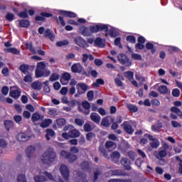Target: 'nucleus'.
Masks as SVG:
<instances>
[{"label":"nucleus","mask_w":182,"mask_h":182,"mask_svg":"<svg viewBox=\"0 0 182 182\" xmlns=\"http://www.w3.org/2000/svg\"><path fill=\"white\" fill-rule=\"evenodd\" d=\"M41 16H36V21H45V18H50L53 16L52 14L47 12L41 13Z\"/></svg>","instance_id":"16"},{"label":"nucleus","mask_w":182,"mask_h":182,"mask_svg":"<svg viewBox=\"0 0 182 182\" xmlns=\"http://www.w3.org/2000/svg\"><path fill=\"white\" fill-rule=\"evenodd\" d=\"M70 153L72 154H77V153H79V149L77 146H72L70 149Z\"/></svg>","instance_id":"58"},{"label":"nucleus","mask_w":182,"mask_h":182,"mask_svg":"<svg viewBox=\"0 0 182 182\" xmlns=\"http://www.w3.org/2000/svg\"><path fill=\"white\" fill-rule=\"evenodd\" d=\"M128 156L129 157V159L131 160H132L133 161H134L135 159H136V153L133 152V151H129L128 152Z\"/></svg>","instance_id":"57"},{"label":"nucleus","mask_w":182,"mask_h":182,"mask_svg":"<svg viewBox=\"0 0 182 182\" xmlns=\"http://www.w3.org/2000/svg\"><path fill=\"white\" fill-rule=\"evenodd\" d=\"M53 87H54L55 90H59L61 87L60 83H59V82H54Z\"/></svg>","instance_id":"64"},{"label":"nucleus","mask_w":182,"mask_h":182,"mask_svg":"<svg viewBox=\"0 0 182 182\" xmlns=\"http://www.w3.org/2000/svg\"><path fill=\"white\" fill-rule=\"evenodd\" d=\"M77 90H82L83 92H87V90H89L90 87H89V85L85 83H78L77 85Z\"/></svg>","instance_id":"21"},{"label":"nucleus","mask_w":182,"mask_h":182,"mask_svg":"<svg viewBox=\"0 0 182 182\" xmlns=\"http://www.w3.org/2000/svg\"><path fill=\"white\" fill-rule=\"evenodd\" d=\"M171 126H173L175 128L181 127V124H180L179 122H178L176 121H171Z\"/></svg>","instance_id":"63"},{"label":"nucleus","mask_w":182,"mask_h":182,"mask_svg":"<svg viewBox=\"0 0 182 182\" xmlns=\"http://www.w3.org/2000/svg\"><path fill=\"white\" fill-rule=\"evenodd\" d=\"M121 127H123L124 132L128 134H133L134 133V129L132 127V125L129 124L128 122H124L121 124Z\"/></svg>","instance_id":"8"},{"label":"nucleus","mask_w":182,"mask_h":182,"mask_svg":"<svg viewBox=\"0 0 182 182\" xmlns=\"http://www.w3.org/2000/svg\"><path fill=\"white\" fill-rule=\"evenodd\" d=\"M87 59H90V60H93L95 57H93L92 55L82 54V60L83 63H86L87 62Z\"/></svg>","instance_id":"30"},{"label":"nucleus","mask_w":182,"mask_h":182,"mask_svg":"<svg viewBox=\"0 0 182 182\" xmlns=\"http://www.w3.org/2000/svg\"><path fill=\"white\" fill-rule=\"evenodd\" d=\"M84 130L87 132H92V126L90 125V124H85L84 125Z\"/></svg>","instance_id":"62"},{"label":"nucleus","mask_w":182,"mask_h":182,"mask_svg":"<svg viewBox=\"0 0 182 182\" xmlns=\"http://www.w3.org/2000/svg\"><path fill=\"white\" fill-rule=\"evenodd\" d=\"M46 132V139L49 141V140H50V137H54L55 134V131L51 129H47Z\"/></svg>","instance_id":"23"},{"label":"nucleus","mask_w":182,"mask_h":182,"mask_svg":"<svg viewBox=\"0 0 182 182\" xmlns=\"http://www.w3.org/2000/svg\"><path fill=\"white\" fill-rule=\"evenodd\" d=\"M50 124H52V119H47L43 121L41 124L40 126L43 129H45L46 127H49Z\"/></svg>","instance_id":"24"},{"label":"nucleus","mask_w":182,"mask_h":182,"mask_svg":"<svg viewBox=\"0 0 182 182\" xmlns=\"http://www.w3.org/2000/svg\"><path fill=\"white\" fill-rule=\"evenodd\" d=\"M36 77H43V70H40L39 68L36 69Z\"/></svg>","instance_id":"43"},{"label":"nucleus","mask_w":182,"mask_h":182,"mask_svg":"<svg viewBox=\"0 0 182 182\" xmlns=\"http://www.w3.org/2000/svg\"><path fill=\"white\" fill-rule=\"evenodd\" d=\"M82 69H83V67H82L80 63L73 64L71 67V70L73 73H80Z\"/></svg>","instance_id":"15"},{"label":"nucleus","mask_w":182,"mask_h":182,"mask_svg":"<svg viewBox=\"0 0 182 182\" xmlns=\"http://www.w3.org/2000/svg\"><path fill=\"white\" fill-rule=\"evenodd\" d=\"M168 52L170 53H174L175 52H180V48L174 46H171L168 48Z\"/></svg>","instance_id":"56"},{"label":"nucleus","mask_w":182,"mask_h":182,"mask_svg":"<svg viewBox=\"0 0 182 182\" xmlns=\"http://www.w3.org/2000/svg\"><path fill=\"white\" fill-rule=\"evenodd\" d=\"M60 154L64 159L68 160L69 163H75V161L77 160V156L76 155L65 150H62Z\"/></svg>","instance_id":"2"},{"label":"nucleus","mask_w":182,"mask_h":182,"mask_svg":"<svg viewBox=\"0 0 182 182\" xmlns=\"http://www.w3.org/2000/svg\"><path fill=\"white\" fill-rule=\"evenodd\" d=\"M119 149L122 151H127V150H129V149H130V144H129V142H127V141H123L119 145Z\"/></svg>","instance_id":"25"},{"label":"nucleus","mask_w":182,"mask_h":182,"mask_svg":"<svg viewBox=\"0 0 182 182\" xmlns=\"http://www.w3.org/2000/svg\"><path fill=\"white\" fill-rule=\"evenodd\" d=\"M111 159L112 160L113 163L117 164L120 160V152L115 151L111 154Z\"/></svg>","instance_id":"13"},{"label":"nucleus","mask_w":182,"mask_h":182,"mask_svg":"<svg viewBox=\"0 0 182 182\" xmlns=\"http://www.w3.org/2000/svg\"><path fill=\"white\" fill-rule=\"evenodd\" d=\"M101 126H103L104 127H110V123L109 122V117H105L102 119Z\"/></svg>","instance_id":"35"},{"label":"nucleus","mask_w":182,"mask_h":182,"mask_svg":"<svg viewBox=\"0 0 182 182\" xmlns=\"http://www.w3.org/2000/svg\"><path fill=\"white\" fill-rule=\"evenodd\" d=\"M69 136L70 139H77L80 136V132L76 129H73L69 131Z\"/></svg>","instance_id":"17"},{"label":"nucleus","mask_w":182,"mask_h":182,"mask_svg":"<svg viewBox=\"0 0 182 182\" xmlns=\"http://www.w3.org/2000/svg\"><path fill=\"white\" fill-rule=\"evenodd\" d=\"M127 41L131 43H136V38L133 36H129L127 37Z\"/></svg>","instance_id":"59"},{"label":"nucleus","mask_w":182,"mask_h":182,"mask_svg":"<svg viewBox=\"0 0 182 182\" xmlns=\"http://www.w3.org/2000/svg\"><path fill=\"white\" fill-rule=\"evenodd\" d=\"M17 182H28L26 181V177L24 174H20L17 177Z\"/></svg>","instance_id":"49"},{"label":"nucleus","mask_w":182,"mask_h":182,"mask_svg":"<svg viewBox=\"0 0 182 182\" xmlns=\"http://www.w3.org/2000/svg\"><path fill=\"white\" fill-rule=\"evenodd\" d=\"M4 50L6 52H9V53H13V55H19V53H21V52L16 48H9L4 49Z\"/></svg>","instance_id":"33"},{"label":"nucleus","mask_w":182,"mask_h":182,"mask_svg":"<svg viewBox=\"0 0 182 182\" xmlns=\"http://www.w3.org/2000/svg\"><path fill=\"white\" fill-rule=\"evenodd\" d=\"M58 159V154L52 147L48 148L41 156V161L43 164H50Z\"/></svg>","instance_id":"1"},{"label":"nucleus","mask_w":182,"mask_h":182,"mask_svg":"<svg viewBox=\"0 0 182 182\" xmlns=\"http://www.w3.org/2000/svg\"><path fill=\"white\" fill-rule=\"evenodd\" d=\"M4 126L6 130L9 131L14 127V122L11 120H6L4 121Z\"/></svg>","instance_id":"31"},{"label":"nucleus","mask_w":182,"mask_h":182,"mask_svg":"<svg viewBox=\"0 0 182 182\" xmlns=\"http://www.w3.org/2000/svg\"><path fill=\"white\" fill-rule=\"evenodd\" d=\"M121 164L122 166H124L125 170H127V171H130V170H132V166H130V164H132V161H130V159L127 158L122 159Z\"/></svg>","instance_id":"9"},{"label":"nucleus","mask_w":182,"mask_h":182,"mask_svg":"<svg viewBox=\"0 0 182 182\" xmlns=\"http://www.w3.org/2000/svg\"><path fill=\"white\" fill-rule=\"evenodd\" d=\"M41 120L43 119V117H41V114H39L38 112H35L32 114L31 117V121L35 123V122H38V120Z\"/></svg>","instance_id":"29"},{"label":"nucleus","mask_w":182,"mask_h":182,"mask_svg":"<svg viewBox=\"0 0 182 182\" xmlns=\"http://www.w3.org/2000/svg\"><path fill=\"white\" fill-rule=\"evenodd\" d=\"M6 18L9 22H12V21H14V19H15V15H14V14H11V13H8L6 16Z\"/></svg>","instance_id":"50"},{"label":"nucleus","mask_w":182,"mask_h":182,"mask_svg":"<svg viewBox=\"0 0 182 182\" xmlns=\"http://www.w3.org/2000/svg\"><path fill=\"white\" fill-rule=\"evenodd\" d=\"M75 123L77 126H80V127H82V126H83V124H85V120L77 118L75 119Z\"/></svg>","instance_id":"51"},{"label":"nucleus","mask_w":182,"mask_h":182,"mask_svg":"<svg viewBox=\"0 0 182 182\" xmlns=\"http://www.w3.org/2000/svg\"><path fill=\"white\" fill-rule=\"evenodd\" d=\"M31 86L34 90H41V89H42V82L39 81H35L31 84Z\"/></svg>","instance_id":"22"},{"label":"nucleus","mask_w":182,"mask_h":182,"mask_svg":"<svg viewBox=\"0 0 182 182\" xmlns=\"http://www.w3.org/2000/svg\"><path fill=\"white\" fill-rule=\"evenodd\" d=\"M92 137H96V134L93 132H89L86 134V139L90 141Z\"/></svg>","instance_id":"54"},{"label":"nucleus","mask_w":182,"mask_h":182,"mask_svg":"<svg viewBox=\"0 0 182 182\" xmlns=\"http://www.w3.org/2000/svg\"><path fill=\"white\" fill-rule=\"evenodd\" d=\"M90 31L92 33H97L100 31H104L105 32H107L109 31V27L106 25H96L90 26Z\"/></svg>","instance_id":"4"},{"label":"nucleus","mask_w":182,"mask_h":182,"mask_svg":"<svg viewBox=\"0 0 182 182\" xmlns=\"http://www.w3.org/2000/svg\"><path fill=\"white\" fill-rule=\"evenodd\" d=\"M29 70V65H21L20 66V70L23 73H26V72H28V70Z\"/></svg>","instance_id":"47"},{"label":"nucleus","mask_w":182,"mask_h":182,"mask_svg":"<svg viewBox=\"0 0 182 182\" xmlns=\"http://www.w3.org/2000/svg\"><path fill=\"white\" fill-rule=\"evenodd\" d=\"M171 112H172V113H176V114H177V116H178L179 117H181V116L182 115L181 109H180V108L177 107H172L171 108Z\"/></svg>","instance_id":"32"},{"label":"nucleus","mask_w":182,"mask_h":182,"mask_svg":"<svg viewBox=\"0 0 182 182\" xmlns=\"http://www.w3.org/2000/svg\"><path fill=\"white\" fill-rule=\"evenodd\" d=\"M80 32L83 36H90L91 33L89 29L86 26H81L80 28Z\"/></svg>","instance_id":"20"},{"label":"nucleus","mask_w":182,"mask_h":182,"mask_svg":"<svg viewBox=\"0 0 182 182\" xmlns=\"http://www.w3.org/2000/svg\"><path fill=\"white\" fill-rule=\"evenodd\" d=\"M127 109L129 110V112H132V113H136V112L139 111V108L136 105H133L132 104H129L127 105Z\"/></svg>","instance_id":"34"},{"label":"nucleus","mask_w":182,"mask_h":182,"mask_svg":"<svg viewBox=\"0 0 182 182\" xmlns=\"http://www.w3.org/2000/svg\"><path fill=\"white\" fill-rule=\"evenodd\" d=\"M46 180V177L42 175H37L34 177V181L36 182H45Z\"/></svg>","instance_id":"36"},{"label":"nucleus","mask_w":182,"mask_h":182,"mask_svg":"<svg viewBox=\"0 0 182 182\" xmlns=\"http://www.w3.org/2000/svg\"><path fill=\"white\" fill-rule=\"evenodd\" d=\"M73 42L75 45L80 46V48H89V44L87 43V41L80 36L75 37Z\"/></svg>","instance_id":"3"},{"label":"nucleus","mask_w":182,"mask_h":182,"mask_svg":"<svg viewBox=\"0 0 182 182\" xmlns=\"http://www.w3.org/2000/svg\"><path fill=\"white\" fill-rule=\"evenodd\" d=\"M9 96L13 97V99H18L19 96H21L20 92H10Z\"/></svg>","instance_id":"42"},{"label":"nucleus","mask_w":182,"mask_h":182,"mask_svg":"<svg viewBox=\"0 0 182 182\" xmlns=\"http://www.w3.org/2000/svg\"><path fill=\"white\" fill-rule=\"evenodd\" d=\"M81 167L82 168V170L84 171H87L89 170V162L87 161H83L82 164H81Z\"/></svg>","instance_id":"53"},{"label":"nucleus","mask_w":182,"mask_h":182,"mask_svg":"<svg viewBox=\"0 0 182 182\" xmlns=\"http://www.w3.org/2000/svg\"><path fill=\"white\" fill-rule=\"evenodd\" d=\"M68 45H69V41L68 40H63L56 43V46H58V48L66 46Z\"/></svg>","instance_id":"41"},{"label":"nucleus","mask_w":182,"mask_h":182,"mask_svg":"<svg viewBox=\"0 0 182 182\" xmlns=\"http://www.w3.org/2000/svg\"><path fill=\"white\" fill-rule=\"evenodd\" d=\"M90 119L92 122H94V123H97V124H99L100 123L101 118L99 115H96L92 113L90 114Z\"/></svg>","instance_id":"27"},{"label":"nucleus","mask_w":182,"mask_h":182,"mask_svg":"<svg viewBox=\"0 0 182 182\" xmlns=\"http://www.w3.org/2000/svg\"><path fill=\"white\" fill-rule=\"evenodd\" d=\"M59 74L55 73H53L50 77H49V80L50 82H55L56 80H59Z\"/></svg>","instance_id":"40"},{"label":"nucleus","mask_w":182,"mask_h":182,"mask_svg":"<svg viewBox=\"0 0 182 182\" xmlns=\"http://www.w3.org/2000/svg\"><path fill=\"white\" fill-rule=\"evenodd\" d=\"M82 106L85 110H87L83 111V113L87 115L89 114L90 113V103H89L87 101H84L82 103Z\"/></svg>","instance_id":"19"},{"label":"nucleus","mask_w":182,"mask_h":182,"mask_svg":"<svg viewBox=\"0 0 182 182\" xmlns=\"http://www.w3.org/2000/svg\"><path fill=\"white\" fill-rule=\"evenodd\" d=\"M61 15L66 16V18H76V14L71 11H61Z\"/></svg>","instance_id":"28"},{"label":"nucleus","mask_w":182,"mask_h":182,"mask_svg":"<svg viewBox=\"0 0 182 182\" xmlns=\"http://www.w3.org/2000/svg\"><path fill=\"white\" fill-rule=\"evenodd\" d=\"M44 36L45 38H48V39H50L52 41H55V33H53V31L49 28L45 30Z\"/></svg>","instance_id":"14"},{"label":"nucleus","mask_w":182,"mask_h":182,"mask_svg":"<svg viewBox=\"0 0 182 182\" xmlns=\"http://www.w3.org/2000/svg\"><path fill=\"white\" fill-rule=\"evenodd\" d=\"M135 78L136 79V80H138V82H139L140 85H143V83H144V82H146V79H144V77H143L139 75H135Z\"/></svg>","instance_id":"46"},{"label":"nucleus","mask_w":182,"mask_h":182,"mask_svg":"<svg viewBox=\"0 0 182 182\" xmlns=\"http://www.w3.org/2000/svg\"><path fill=\"white\" fill-rule=\"evenodd\" d=\"M35 151H36V149L33 146H30L26 149V156L28 159L32 157V155L35 154Z\"/></svg>","instance_id":"18"},{"label":"nucleus","mask_w":182,"mask_h":182,"mask_svg":"<svg viewBox=\"0 0 182 182\" xmlns=\"http://www.w3.org/2000/svg\"><path fill=\"white\" fill-rule=\"evenodd\" d=\"M70 79H72V75H70L69 73H64L60 81V83H62V85H68Z\"/></svg>","instance_id":"10"},{"label":"nucleus","mask_w":182,"mask_h":182,"mask_svg":"<svg viewBox=\"0 0 182 182\" xmlns=\"http://www.w3.org/2000/svg\"><path fill=\"white\" fill-rule=\"evenodd\" d=\"M114 145H116V143L111 141H107L105 143L106 149H112Z\"/></svg>","instance_id":"52"},{"label":"nucleus","mask_w":182,"mask_h":182,"mask_svg":"<svg viewBox=\"0 0 182 182\" xmlns=\"http://www.w3.org/2000/svg\"><path fill=\"white\" fill-rule=\"evenodd\" d=\"M118 60L122 65H127V66H132V63L129 61V58L124 54H120L117 56Z\"/></svg>","instance_id":"7"},{"label":"nucleus","mask_w":182,"mask_h":182,"mask_svg":"<svg viewBox=\"0 0 182 182\" xmlns=\"http://www.w3.org/2000/svg\"><path fill=\"white\" fill-rule=\"evenodd\" d=\"M46 68V64L45 63V62H40L37 64L36 69H40L43 70V69H45Z\"/></svg>","instance_id":"55"},{"label":"nucleus","mask_w":182,"mask_h":182,"mask_svg":"<svg viewBox=\"0 0 182 182\" xmlns=\"http://www.w3.org/2000/svg\"><path fill=\"white\" fill-rule=\"evenodd\" d=\"M124 75L125 77H127V79H129L133 86H135V87H139V84L137 83V81L134 80V78H133V77L134 76V73L132 71H127L125 72Z\"/></svg>","instance_id":"6"},{"label":"nucleus","mask_w":182,"mask_h":182,"mask_svg":"<svg viewBox=\"0 0 182 182\" xmlns=\"http://www.w3.org/2000/svg\"><path fill=\"white\" fill-rule=\"evenodd\" d=\"M16 139L18 141H27L28 136L25 133H20L17 135Z\"/></svg>","instance_id":"26"},{"label":"nucleus","mask_w":182,"mask_h":182,"mask_svg":"<svg viewBox=\"0 0 182 182\" xmlns=\"http://www.w3.org/2000/svg\"><path fill=\"white\" fill-rule=\"evenodd\" d=\"M100 85H105V80H103V79H97L96 82L93 83L95 87H99Z\"/></svg>","instance_id":"45"},{"label":"nucleus","mask_w":182,"mask_h":182,"mask_svg":"<svg viewBox=\"0 0 182 182\" xmlns=\"http://www.w3.org/2000/svg\"><path fill=\"white\" fill-rule=\"evenodd\" d=\"M99 151H100V154H102V156H104L105 159H107V157L109 156V155L107 154V151H106V149H105L103 145H100V146L99 147Z\"/></svg>","instance_id":"39"},{"label":"nucleus","mask_w":182,"mask_h":182,"mask_svg":"<svg viewBox=\"0 0 182 182\" xmlns=\"http://www.w3.org/2000/svg\"><path fill=\"white\" fill-rule=\"evenodd\" d=\"M95 46H97V48H105L106 46V41L105 39L98 37L94 41Z\"/></svg>","instance_id":"11"},{"label":"nucleus","mask_w":182,"mask_h":182,"mask_svg":"<svg viewBox=\"0 0 182 182\" xmlns=\"http://www.w3.org/2000/svg\"><path fill=\"white\" fill-rule=\"evenodd\" d=\"M58 126H65L66 124V120L63 118H60L56 120Z\"/></svg>","instance_id":"48"},{"label":"nucleus","mask_w":182,"mask_h":182,"mask_svg":"<svg viewBox=\"0 0 182 182\" xmlns=\"http://www.w3.org/2000/svg\"><path fill=\"white\" fill-rule=\"evenodd\" d=\"M14 119L16 123H18V124H21V122H22V117L21 115H15L14 117Z\"/></svg>","instance_id":"60"},{"label":"nucleus","mask_w":182,"mask_h":182,"mask_svg":"<svg viewBox=\"0 0 182 182\" xmlns=\"http://www.w3.org/2000/svg\"><path fill=\"white\" fill-rule=\"evenodd\" d=\"M19 23L22 28H28L29 26V21L28 20H21Z\"/></svg>","instance_id":"44"},{"label":"nucleus","mask_w":182,"mask_h":182,"mask_svg":"<svg viewBox=\"0 0 182 182\" xmlns=\"http://www.w3.org/2000/svg\"><path fill=\"white\" fill-rule=\"evenodd\" d=\"M112 176H129V173H127L126 171L122 169H115L112 171Z\"/></svg>","instance_id":"12"},{"label":"nucleus","mask_w":182,"mask_h":182,"mask_svg":"<svg viewBox=\"0 0 182 182\" xmlns=\"http://www.w3.org/2000/svg\"><path fill=\"white\" fill-rule=\"evenodd\" d=\"M132 59H134L135 60H141V55L140 54H137V53H132Z\"/></svg>","instance_id":"61"},{"label":"nucleus","mask_w":182,"mask_h":182,"mask_svg":"<svg viewBox=\"0 0 182 182\" xmlns=\"http://www.w3.org/2000/svg\"><path fill=\"white\" fill-rule=\"evenodd\" d=\"M60 171L64 180L65 181H69L70 171H69V168H68V166L65 164H62L60 167Z\"/></svg>","instance_id":"5"},{"label":"nucleus","mask_w":182,"mask_h":182,"mask_svg":"<svg viewBox=\"0 0 182 182\" xmlns=\"http://www.w3.org/2000/svg\"><path fill=\"white\" fill-rule=\"evenodd\" d=\"M146 48L148 50H151V53H156V48H154V45L151 43H146Z\"/></svg>","instance_id":"38"},{"label":"nucleus","mask_w":182,"mask_h":182,"mask_svg":"<svg viewBox=\"0 0 182 182\" xmlns=\"http://www.w3.org/2000/svg\"><path fill=\"white\" fill-rule=\"evenodd\" d=\"M150 146L152 149H157L160 146V142L157 139L154 138L153 141L150 143Z\"/></svg>","instance_id":"37"}]
</instances>
